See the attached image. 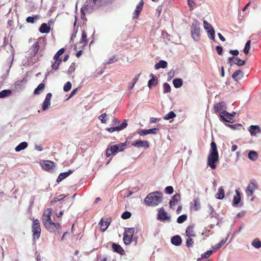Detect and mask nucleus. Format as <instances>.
I'll return each instance as SVG.
<instances>
[{
	"label": "nucleus",
	"mask_w": 261,
	"mask_h": 261,
	"mask_svg": "<svg viewBox=\"0 0 261 261\" xmlns=\"http://www.w3.org/2000/svg\"><path fill=\"white\" fill-rule=\"evenodd\" d=\"M219 161V154L216 143L212 141L211 143L210 153L207 157V165L212 169L216 168V164Z\"/></svg>",
	"instance_id": "nucleus-1"
},
{
	"label": "nucleus",
	"mask_w": 261,
	"mask_h": 261,
	"mask_svg": "<svg viewBox=\"0 0 261 261\" xmlns=\"http://www.w3.org/2000/svg\"><path fill=\"white\" fill-rule=\"evenodd\" d=\"M163 194L156 191L149 193L144 199L145 203L148 206H156L162 202Z\"/></svg>",
	"instance_id": "nucleus-2"
},
{
	"label": "nucleus",
	"mask_w": 261,
	"mask_h": 261,
	"mask_svg": "<svg viewBox=\"0 0 261 261\" xmlns=\"http://www.w3.org/2000/svg\"><path fill=\"white\" fill-rule=\"evenodd\" d=\"M126 142L120 143L116 145L110 146L106 150V156H110L112 154L115 155L118 152L123 151L126 147Z\"/></svg>",
	"instance_id": "nucleus-3"
},
{
	"label": "nucleus",
	"mask_w": 261,
	"mask_h": 261,
	"mask_svg": "<svg viewBox=\"0 0 261 261\" xmlns=\"http://www.w3.org/2000/svg\"><path fill=\"white\" fill-rule=\"evenodd\" d=\"M32 232L34 240H38L40 237L41 228L39 220L33 219L32 224Z\"/></svg>",
	"instance_id": "nucleus-4"
},
{
	"label": "nucleus",
	"mask_w": 261,
	"mask_h": 261,
	"mask_svg": "<svg viewBox=\"0 0 261 261\" xmlns=\"http://www.w3.org/2000/svg\"><path fill=\"white\" fill-rule=\"evenodd\" d=\"M134 232L135 228L133 227L125 228L123 240L125 245H128L130 243Z\"/></svg>",
	"instance_id": "nucleus-5"
},
{
	"label": "nucleus",
	"mask_w": 261,
	"mask_h": 261,
	"mask_svg": "<svg viewBox=\"0 0 261 261\" xmlns=\"http://www.w3.org/2000/svg\"><path fill=\"white\" fill-rule=\"evenodd\" d=\"M191 35L192 38L196 41H198L200 36V28L199 22L196 21L193 23L191 27Z\"/></svg>",
	"instance_id": "nucleus-6"
},
{
	"label": "nucleus",
	"mask_w": 261,
	"mask_h": 261,
	"mask_svg": "<svg viewBox=\"0 0 261 261\" xmlns=\"http://www.w3.org/2000/svg\"><path fill=\"white\" fill-rule=\"evenodd\" d=\"M45 228L49 232L54 233L55 234H59V230L61 229V225L59 223H56L53 221L44 225Z\"/></svg>",
	"instance_id": "nucleus-7"
},
{
	"label": "nucleus",
	"mask_w": 261,
	"mask_h": 261,
	"mask_svg": "<svg viewBox=\"0 0 261 261\" xmlns=\"http://www.w3.org/2000/svg\"><path fill=\"white\" fill-rule=\"evenodd\" d=\"M258 189V185L255 181L252 180L250 181L246 189V193L248 197L252 196L255 192Z\"/></svg>",
	"instance_id": "nucleus-8"
},
{
	"label": "nucleus",
	"mask_w": 261,
	"mask_h": 261,
	"mask_svg": "<svg viewBox=\"0 0 261 261\" xmlns=\"http://www.w3.org/2000/svg\"><path fill=\"white\" fill-rule=\"evenodd\" d=\"M157 218L162 222H170L171 220L170 216L168 215L167 212L163 208H160L159 210Z\"/></svg>",
	"instance_id": "nucleus-9"
},
{
	"label": "nucleus",
	"mask_w": 261,
	"mask_h": 261,
	"mask_svg": "<svg viewBox=\"0 0 261 261\" xmlns=\"http://www.w3.org/2000/svg\"><path fill=\"white\" fill-rule=\"evenodd\" d=\"M203 25L204 28L206 30L208 33V36L210 38L212 39H214L215 38V31L213 28L211 24H210L206 20L203 21Z\"/></svg>",
	"instance_id": "nucleus-10"
},
{
	"label": "nucleus",
	"mask_w": 261,
	"mask_h": 261,
	"mask_svg": "<svg viewBox=\"0 0 261 261\" xmlns=\"http://www.w3.org/2000/svg\"><path fill=\"white\" fill-rule=\"evenodd\" d=\"M127 126V121L126 120L124 119V120H123L121 124L116 126L115 127H111L109 128H107V129L109 133H113L114 131L119 132V131L122 130L123 129L125 128Z\"/></svg>",
	"instance_id": "nucleus-11"
},
{
	"label": "nucleus",
	"mask_w": 261,
	"mask_h": 261,
	"mask_svg": "<svg viewBox=\"0 0 261 261\" xmlns=\"http://www.w3.org/2000/svg\"><path fill=\"white\" fill-rule=\"evenodd\" d=\"M51 209H47L44 211L42 215V223L43 225L46 224L47 223L51 222Z\"/></svg>",
	"instance_id": "nucleus-12"
},
{
	"label": "nucleus",
	"mask_w": 261,
	"mask_h": 261,
	"mask_svg": "<svg viewBox=\"0 0 261 261\" xmlns=\"http://www.w3.org/2000/svg\"><path fill=\"white\" fill-rule=\"evenodd\" d=\"M229 63L230 65L232 64H236L239 66L245 65V61L237 57H231L228 58Z\"/></svg>",
	"instance_id": "nucleus-13"
},
{
	"label": "nucleus",
	"mask_w": 261,
	"mask_h": 261,
	"mask_svg": "<svg viewBox=\"0 0 261 261\" xmlns=\"http://www.w3.org/2000/svg\"><path fill=\"white\" fill-rule=\"evenodd\" d=\"M132 145L137 148L144 147L145 148H148L149 147V144L147 141L137 140L134 142Z\"/></svg>",
	"instance_id": "nucleus-14"
},
{
	"label": "nucleus",
	"mask_w": 261,
	"mask_h": 261,
	"mask_svg": "<svg viewBox=\"0 0 261 261\" xmlns=\"http://www.w3.org/2000/svg\"><path fill=\"white\" fill-rule=\"evenodd\" d=\"M143 5H144L143 0H141L140 2H139V3L137 5V6L136 8V9L135 10V12L133 13V18L134 19H136L139 17L141 12L142 10Z\"/></svg>",
	"instance_id": "nucleus-15"
},
{
	"label": "nucleus",
	"mask_w": 261,
	"mask_h": 261,
	"mask_svg": "<svg viewBox=\"0 0 261 261\" xmlns=\"http://www.w3.org/2000/svg\"><path fill=\"white\" fill-rule=\"evenodd\" d=\"M52 97L51 93H48L42 104V109L44 111L47 110L50 105V100Z\"/></svg>",
	"instance_id": "nucleus-16"
},
{
	"label": "nucleus",
	"mask_w": 261,
	"mask_h": 261,
	"mask_svg": "<svg viewBox=\"0 0 261 261\" xmlns=\"http://www.w3.org/2000/svg\"><path fill=\"white\" fill-rule=\"evenodd\" d=\"M55 167V163L51 161H45L42 165V167L47 171H50Z\"/></svg>",
	"instance_id": "nucleus-17"
},
{
	"label": "nucleus",
	"mask_w": 261,
	"mask_h": 261,
	"mask_svg": "<svg viewBox=\"0 0 261 261\" xmlns=\"http://www.w3.org/2000/svg\"><path fill=\"white\" fill-rule=\"evenodd\" d=\"M223 115H220L221 119L223 121H226L229 123H233L234 119L232 118V115L230 114L227 112H223Z\"/></svg>",
	"instance_id": "nucleus-18"
},
{
	"label": "nucleus",
	"mask_w": 261,
	"mask_h": 261,
	"mask_svg": "<svg viewBox=\"0 0 261 261\" xmlns=\"http://www.w3.org/2000/svg\"><path fill=\"white\" fill-rule=\"evenodd\" d=\"M214 108L215 111L217 113H220V115H223V112H226V111L224 110V109H225V104L223 102H219L217 105H215Z\"/></svg>",
	"instance_id": "nucleus-19"
},
{
	"label": "nucleus",
	"mask_w": 261,
	"mask_h": 261,
	"mask_svg": "<svg viewBox=\"0 0 261 261\" xmlns=\"http://www.w3.org/2000/svg\"><path fill=\"white\" fill-rule=\"evenodd\" d=\"M158 130H159V128H150L149 129H143L140 130L138 132V133L141 136H143V135H148L149 134H155Z\"/></svg>",
	"instance_id": "nucleus-20"
},
{
	"label": "nucleus",
	"mask_w": 261,
	"mask_h": 261,
	"mask_svg": "<svg viewBox=\"0 0 261 261\" xmlns=\"http://www.w3.org/2000/svg\"><path fill=\"white\" fill-rule=\"evenodd\" d=\"M194 227V225H189L187 227L186 234L188 237H195L196 236Z\"/></svg>",
	"instance_id": "nucleus-21"
},
{
	"label": "nucleus",
	"mask_w": 261,
	"mask_h": 261,
	"mask_svg": "<svg viewBox=\"0 0 261 261\" xmlns=\"http://www.w3.org/2000/svg\"><path fill=\"white\" fill-rule=\"evenodd\" d=\"M112 246L114 252H116L121 255H124L125 254L124 250L120 245L113 243Z\"/></svg>",
	"instance_id": "nucleus-22"
},
{
	"label": "nucleus",
	"mask_w": 261,
	"mask_h": 261,
	"mask_svg": "<svg viewBox=\"0 0 261 261\" xmlns=\"http://www.w3.org/2000/svg\"><path fill=\"white\" fill-rule=\"evenodd\" d=\"M236 195L233 196L232 200V205L236 206L241 201V194L238 189L235 190Z\"/></svg>",
	"instance_id": "nucleus-23"
},
{
	"label": "nucleus",
	"mask_w": 261,
	"mask_h": 261,
	"mask_svg": "<svg viewBox=\"0 0 261 261\" xmlns=\"http://www.w3.org/2000/svg\"><path fill=\"white\" fill-rule=\"evenodd\" d=\"M249 131L252 136H256L257 133L261 132L260 128L258 125H251L249 127Z\"/></svg>",
	"instance_id": "nucleus-24"
},
{
	"label": "nucleus",
	"mask_w": 261,
	"mask_h": 261,
	"mask_svg": "<svg viewBox=\"0 0 261 261\" xmlns=\"http://www.w3.org/2000/svg\"><path fill=\"white\" fill-rule=\"evenodd\" d=\"M73 172V170H69L68 172H63L59 174L58 178L57 179V182H59L63 179H65L69 175L71 174Z\"/></svg>",
	"instance_id": "nucleus-25"
},
{
	"label": "nucleus",
	"mask_w": 261,
	"mask_h": 261,
	"mask_svg": "<svg viewBox=\"0 0 261 261\" xmlns=\"http://www.w3.org/2000/svg\"><path fill=\"white\" fill-rule=\"evenodd\" d=\"M243 76V72L241 70L236 71L232 75V77L235 81H238L241 80Z\"/></svg>",
	"instance_id": "nucleus-26"
},
{
	"label": "nucleus",
	"mask_w": 261,
	"mask_h": 261,
	"mask_svg": "<svg viewBox=\"0 0 261 261\" xmlns=\"http://www.w3.org/2000/svg\"><path fill=\"white\" fill-rule=\"evenodd\" d=\"M88 39L86 33L85 31H82V35L79 43L82 44V47L86 46L88 43Z\"/></svg>",
	"instance_id": "nucleus-27"
},
{
	"label": "nucleus",
	"mask_w": 261,
	"mask_h": 261,
	"mask_svg": "<svg viewBox=\"0 0 261 261\" xmlns=\"http://www.w3.org/2000/svg\"><path fill=\"white\" fill-rule=\"evenodd\" d=\"M150 76L152 77V79L148 81V86L149 88H151L153 86H155L158 84V79L155 76L151 73Z\"/></svg>",
	"instance_id": "nucleus-28"
},
{
	"label": "nucleus",
	"mask_w": 261,
	"mask_h": 261,
	"mask_svg": "<svg viewBox=\"0 0 261 261\" xmlns=\"http://www.w3.org/2000/svg\"><path fill=\"white\" fill-rule=\"evenodd\" d=\"M40 48L39 44L38 42H36L32 46V50L31 55L34 57L35 55L38 52Z\"/></svg>",
	"instance_id": "nucleus-29"
},
{
	"label": "nucleus",
	"mask_w": 261,
	"mask_h": 261,
	"mask_svg": "<svg viewBox=\"0 0 261 261\" xmlns=\"http://www.w3.org/2000/svg\"><path fill=\"white\" fill-rule=\"evenodd\" d=\"M50 27L45 23H42L39 29V31L41 33H48L50 32Z\"/></svg>",
	"instance_id": "nucleus-30"
},
{
	"label": "nucleus",
	"mask_w": 261,
	"mask_h": 261,
	"mask_svg": "<svg viewBox=\"0 0 261 261\" xmlns=\"http://www.w3.org/2000/svg\"><path fill=\"white\" fill-rule=\"evenodd\" d=\"M168 63L164 60H161L159 63H156L154 66L155 69H159V68H165L167 67Z\"/></svg>",
	"instance_id": "nucleus-31"
},
{
	"label": "nucleus",
	"mask_w": 261,
	"mask_h": 261,
	"mask_svg": "<svg viewBox=\"0 0 261 261\" xmlns=\"http://www.w3.org/2000/svg\"><path fill=\"white\" fill-rule=\"evenodd\" d=\"M216 198L218 199H223L225 196V192L222 187H220L216 194Z\"/></svg>",
	"instance_id": "nucleus-32"
},
{
	"label": "nucleus",
	"mask_w": 261,
	"mask_h": 261,
	"mask_svg": "<svg viewBox=\"0 0 261 261\" xmlns=\"http://www.w3.org/2000/svg\"><path fill=\"white\" fill-rule=\"evenodd\" d=\"M171 243L172 244L178 246L181 243V239L179 236H175L171 239Z\"/></svg>",
	"instance_id": "nucleus-33"
},
{
	"label": "nucleus",
	"mask_w": 261,
	"mask_h": 261,
	"mask_svg": "<svg viewBox=\"0 0 261 261\" xmlns=\"http://www.w3.org/2000/svg\"><path fill=\"white\" fill-rule=\"evenodd\" d=\"M45 88V84L43 83L40 84L38 87L34 90V94L35 95L40 94Z\"/></svg>",
	"instance_id": "nucleus-34"
},
{
	"label": "nucleus",
	"mask_w": 261,
	"mask_h": 261,
	"mask_svg": "<svg viewBox=\"0 0 261 261\" xmlns=\"http://www.w3.org/2000/svg\"><path fill=\"white\" fill-rule=\"evenodd\" d=\"M28 143L26 142H22L20 143L19 144H18L16 147H15V151L16 152L20 151L22 150H23L25 149L28 147Z\"/></svg>",
	"instance_id": "nucleus-35"
},
{
	"label": "nucleus",
	"mask_w": 261,
	"mask_h": 261,
	"mask_svg": "<svg viewBox=\"0 0 261 261\" xmlns=\"http://www.w3.org/2000/svg\"><path fill=\"white\" fill-rule=\"evenodd\" d=\"M54 62L51 65V68L53 70L57 71L59 69L60 65L62 63V60H54Z\"/></svg>",
	"instance_id": "nucleus-36"
},
{
	"label": "nucleus",
	"mask_w": 261,
	"mask_h": 261,
	"mask_svg": "<svg viewBox=\"0 0 261 261\" xmlns=\"http://www.w3.org/2000/svg\"><path fill=\"white\" fill-rule=\"evenodd\" d=\"M173 84L175 88H179L183 84L182 80L181 79H175L173 81Z\"/></svg>",
	"instance_id": "nucleus-37"
},
{
	"label": "nucleus",
	"mask_w": 261,
	"mask_h": 261,
	"mask_svg": "<svg viewBox=\"0 0 261 261\" xmlns=\"http://www.w3.org/2000/svg\"><path fill=\"white\" fill-rule=\"evenodd\" d=\"M258 154L255 151H250L248 153V158L252 161H255L257 159Z\"/></svg>",
	"instance_id": "nucleus-38"
},
{
	"label": "nucleus",
	"mask_w": 261,
	"mask_h": 261,
	"mask_svg": "<svg viewBox=\"0 0 261 261\" xmlns=\"http://www.w3.org/2000/svg\"><path fill=\"white\" fill-rule=\"evenodd\" d=\"M12 91L10 90H3L0 92V98H4L11 95Z\"/></svg>",
	"instance_id": "nucleus-39"
},
{
	"label": "nucleus",
	"mask_w": 261,
	"mask_h": 261,
	"mask_svg": "<svg viewBox=\"0 0 261 261\" xmlns=\"http://www.w3.org/2000/svg\"><path fill=\"white\" fill-rule=\"evenodd\" d=\"M175 113L173 111H170L168 114H166L164 117L163 119L165 120H169L170 119H173L176 117Z\"/></svg>",
	"instance_id": "nucleus-40"
},
{
	"label": "nucleus",
	"mask_w": 261,
	"mask_h": 261,
	"mask_svg": "<svg viewBox=\"0 0 261 261\" xmlns=\"http://www.w3.org/2000/svg\"><path fill=\"white\" fill-rule=\"evenodd\" d=\"M65 51V49L64 48H62L60 49H59L57 53L54 56V60H62L60 58V57L63 54V53Z\"/></svg>",
	"instance_id": "nucleus-41"
},
{
	"label": "nucleus",
	"mask_w": 261,
	"mask_h": 261,
	"mask_svg": "<svg viewBox=\"0 0 261 261\" xmlns=\"http://www.w3.org/2000/svg\"><path fill=\"white\" fill-rule=\"evenodd\" d=\"M100 228L102 231H105L108 228L109 224L107 221H105L103 219H101L100 222Z\"/></svg>",
	"instance_id": "nucleus-42"
},
{
	"label": "nucleus",
	"mask_w": 261,
	"mask_h": 261,
	"mask_svg": "<svg viewBox=\"0 0 261 261\" xmlns=\"http://www.w3.org/2000/svg\"><path fill=\"white\" fill-rule=\"evenodd\" d=\"M252 245L255 248H259L261 247V241L258 238L255 239L251 243Z\"/></svg>",
	"instance_id": "nucleus-43"
},
{
	"label": "nucleus",
	"mask_w": 261,
	"mask_h": 261,
	"mask_svg": "<svg viewBox=\"0 0 261 261\" xmlns=\"http://www.w3.org/2000/svg\"><path fill=\"white\" fill-rule=\"evenodd\" d=\"M187 219V215L186 214H183L180 216H179L177 219V222L178 223L181 224L186 221Z\"/></svg>",
	"instance_id": "nucleus-44"
},
{
	"label": "nucleus",
	"mask_w": 261,
	"mask_h": 261,
	"mask_svg": "<svg viewBox=\"0 0 261 261\" xmlns=\"http://www.w3.org/2000/svg\"><path fill=\"white\" fill-rule=\"evenodd\" d=\"M66 196L64 195H60L58 196H56L53 198V199L51 201L50 203L51 204L60 201L63 199Z\"/></svg>",
	"instance_id": "nucleus-45"
},
{
	"label": "nucleus",
	"mask_w": 261,
	"mask_h": 261,
	"mask_svg": "<svg viewBox=\"0 0 261 261\" xmlns=\"http://www.w3.org/2000/svg\"><path fill=\"white\" fill-rule=\"evenodd\" d=\"M200 208V203L199 199L197 198L194 200L193 208L195 211H197Z\"/></svg>",
	"instance_id": "nucleus-46"
},
{
	"label": "nucleus",
	"mask_w": 261,
	"mask_h": 261,
	"mask_svg": "<svg viewBox=\"0 0 261 261\" xmlns=\"http://www.w3.org/2000/svg\"><path fill=\"white\" fill-rule=\"evenodd\" d=\"M250 44H251V40H248L246 42L245 47L244 48V52L245 54H247L249 53V51L250 48Z\"/></svg>",
	"instance_id": "nucleus-47"
},
{
	"label": "nucleus",
	"mask_w": 261,
	"mask_h": 261,
	"mask_svg": "<svg viewBox=\"0 0 261 261\" xmlns=\"http://www.w3.org/2000/svg\"><path fill=\"white\" fill-rule=\"evenodd\" d=\"M226 242V241L222 240L220 243L216 244L214 247H213V249L214 250H217L220 248Z\"/></svg>",
	"instance_id": "nucleus-48"
},
{
	"label": "nucleus",
	"mask_w": 261,
	"mask_h": 261,
	"mask_svg": "<svg viewBox=\"0 0 261 261\" xmlns=\"http://www.w3.org/2000/svg\"><path fill=\"white\" fill-rule=\"evenodd\" d=\"M39 18L38 15H35L34 17L29 16L26 19V21L28 23H33L34 22V19H37Z\"/></svg>",
	"instance_id": "nucleus-49"
},
{
	"label": "nucleus",
	"mask_w": 261,
	"mask_h": 261,
	"mask_svg": "<svg viewBox=\"0 0 261 261\" xmlns=\"http://www.w3.org/2000/svg\"><path fill=\"white\" fill-rule=\"evenodd\" d=\"M164 92L168 93L171 91V87L169 84L165 83L163 85Z\"/></svg>",
	"instance_id": "nucleus-50"
},
{
	"label": "nucleus",
	"mask_w": 261,
	"mask_h": 261,
	"mask_svg": "<svg viewBox=\"0 0 261 261\" xmlns=\"http://www.w3.org/2000/svg\"><path fill=\"white\" fill-rule=\"evenodd\" d=\"M131 213H130L129 212L126 211L122 213V214L121 215V218L123 219H127L131 217Z\"/></svg>",
	"instance_id": "nucleus-51"
},
{
	"label": "nucleus",
	"mask_w": 261,
	"mask_h": 261,
	"mask_svg": "<svg viewBox=\"0 0 261 261\" xmlns=\"http://www.w3.org/2000/svg\"><path fill=\"white\" fill-rule=\"evenodd\" d=\"M71 83L70 82H67L64 86V90L65 92L69 91L71 88Z\"/></svg>",
	"instance_id": "nucleus-52"
},
{
	"label": "nucleus",
	"mask_w": 261,
	"mask_h": 261,
	"mask_svg": "<svg viewBox=\"0 0 261 261\" xmlns=\"http://www.w3.org/2000/svg\"><path fill=\"white\" fill-rule=\"evenodd\" d=\"M139 76H140V74H138L137 75H136V76L133 79V81H132V82H133V86H129L128 87V88H129V89H132L134 88V87L135 85V84H136V83L137 82V81H138V79H139Z\"/></svg>",
	"instance_id": "nucleus-53"
},
{
	"label": "nucleus",
	"mask_w": 261,
	"mask_h": 261,
	"mask_svg": "<svg viewBox=\"0 0 261 261\" xmlns=\"http://www.w3.org/2000/svg\"><path fill=\"white\" fill-rule=\"evenodd\" d=\"M188 5L190 8V10H193L195 6V3L193 0H188Z\"/></svg>",
	"instance_id": "nucleus-54"
},
{
	"label": "nucleus",
	"mask_w": 261,
	"mask_h": 261,
	"mask_svg": "<svg viewBox=\"0 0 261 261\" xmlns=\"http://www.w3.org/2000/svg\"><path fill=\"white\" fill-rule=\"evenodd\" d=\"M106 115H106V113H103V114L100 115L98 117V118L101 121V123H106L107 120L105 119V117H106Z\"/></svg>",
	"instance_id": "nucleus-55"
},
{
	"label": "nucleus",
	"mask_w": 261,
	"mask_h": 261,
	"mask_svg": "<svg viewBox=\"0 0 261 261\" xmlns=\"http://www.w3.org/2000/svg\"><path fill=\"white\" fill-rule=\"evenodd\" d=\"M193 243V239L190 238V237H189L186 240V245L188 247L192 246Z\"/></svg>",
	"instance_id": "nucleus-56"
},
{
	"label": "nucleus",
	"mask_w": 261,
	"mask_h": 261,
	"mask_svg": "<svg viewBox=\"0 0 261 261\" xmlns=\"http://www.w3.org/2000/svg\"><path fill=\"white\" fill-rule=\"evenodd\" d=\"M165 190L167 194H171L173 193V188L172 186L167 187Z\"/></svg>",
	"instance_id": "nucleus-57"
},
{
	"label": "nucleus",
	"mask_w": 261,
	"mask_h": 261,
	"mask_svg": "<svg viewBox=\"0 0 261 261\" xmlns=\"http://www.w3.org/2000/svg\"><path fill=\"white\" fill-rule=\"evenodd\" d=\"M213 253L212 250L207 251L202 255V257L203 258H208Z\"/></svg>",
	"instance_id": "nucleus-58"
},
{
	"label": "nucleus",
	"mask_w": 261,
	"mask_h": 261,
	"mask_svg": "<svg viewBox=\"0 0 261 261\" xmlns=\"http://www.w3.org/2000/svg\"><path fill=\"white\" fill-rule=\"evenodd\" d=\"M171 199L178 202L180 199V195L179 194H176L173 196H172Z\"/></svg>",
	"instance_id": "nucleus-59"
},
{
	"label": "nucleus",
	"mask_w": 261,
	"mask_h": 261,
	"mask_svg": "<svg viewBox=\"0 0 261 261\" xmlns=\"http://www.w3.org/2000/svg\"><path fill=\"white\" fill-rule=\"evenodd\" d=\"M216 49L217 50V53L219 55H221L222 54V52H223V47L222 46H216Z\"/></svg>",
	"instance_id": "nucleus-60"
},
{
	"label": "nucleus",
	"mask_w": 261,
	"mask_h": 261,
	"mask_svg": "<svg viewBox=\"0 0 261 261\" xmlns=\"http://www.w3.org/2000/svg\"><path fill=\"white\" fill-rule=\"evenodd\" d=\"M177 202H176L175 200L171 199L170 201V202H169V204H170V207L172 209L174 208V206L175 205V204L177 203Z\"/></svg>",
	"instance_id": "nucleus-61"
},
{
	"label": "nucleus",
	"mask_w": 261,
	"mask_h": 261,
	"mask_svg": "<svg viewBox=\"0 0 261 261\" xmlns=\"http://www.w3.org/2000/svg\"><path fill=\"white\" fill-rule=\"evenodd\" d=\"M174 75V71L173 70H170L168 73V77L170 80L172 79Z\"/></svg>",
	"instance_id": "nucleus-62"
},
{
	"label": "nucleus",
	"mask_w": 261,
	"mask_h": 261,
	"mask_svg": "<svg viewBox=\"0 0 261 261\" xmlns=\"http://www.w3.org/2000/svg\"><path fill=\"white\" fill-rule=\"evenodd\" d=\"M115 56L113 57L112 58H110L109 61L107 62L108 64H111L116 61Z\"/></svg>",
	"instance_id": "nucleus-63"
},
{
	"label": "nucleus",
	"mask_w": 261,
	"mask_h": 261,
	"mask_svg": "<svg viewBox=\"0 0 261 261\" xmlns=\"http://www.w3.org/2000/svg\"><path fill=\"white\" fill-rule=\"evenodd\" d=\"M230 53L233 56H238L239 54V51L238 50H230Z\"/></svg>",
	"instance_id": "nucleus-64"
}]
</instances>
